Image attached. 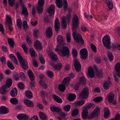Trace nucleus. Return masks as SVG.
Returning a JSON list of instances; mask_svg holds the SVG:
<instances>
[{"instance_id":"nucleus-1","label":"nucleus","mask_w":120,"mask_h":120,"mask_svg":"<svg viewBox=\"0 0 120 120\" xmlns=\"http://www.w3.org/2000/svg\"><path fill=\"white\" fill-rule=\"evenodd\" d=\"M72 29L73 31L72 35L74 39L77 42H80L82 44H84V42L82 36L79 33H77V31L78 27L79 24V19L76 15H75L72 19Z\"/></svg>"},{"instance_id":"nucleus-2","label":"nucleus","mask_w":120,"mask_h":120,"mask_svg":"<svg viewBox=\"0 0 120 120\" xmlns=\"http://www.w3.org/2000/svg\"><path fill=\"white\" fill-rule=\"evenodd\" d=\"M58 48H56L55 51L56 52H60V54L63 57L65 56H68L70 54V51L69 49L66 46H61Z\"/></svg>"},{"instance_id":"nucleus-3","label":"nucleus","mask_w":120,"mask_h":120,"mask_svg":"<svg viewBox=\"0 0 120 120\" xmlns=\"http://www.w3.org/2000/svg\"><path fill=\"white\" fill-rule=\"evenodd\" d=\"M16 55L19 62L21 65L22 67L25 70H27L28 67L27 61L23 59L19 52H16Z\"/></svg>"},{"instance_id":"nucleus-4","label":"nucleus","mask_w":120,"mask_h":120,"mask_svg":"<svg viewBox=\"0 0 120 120\" xmlns=\"http://www.w3.org/2000/svg\"><path fill=\"white\" fill-rule=\"evenodd\" d=\"M12 81L10 79H8L6 81V84L1 88L0 92L3 94H6L8 91L7 88H9L12 84Z\"/></svg>"},{"instance_id":"nucleus-5","label":"nucleus","mask_w":120,"mask_h":120,"mask_svg":"<svg viewBox=\"0 0 120 120\" xmlns=\"http://www.w3.org/2000/svg\"><path fill=\"white\" fill-rule=\"evenodd\" d=\"M110 38L108 35L104 37L102 39V41L104 46L108 49H110L111 46Z\"/></svg>"},{"instance_id":"nucleus-6","label":"nucleus","mask_w":120,"mask_h":120,"mask_svg":"<svg viewBox=\"0 0 120 120\" xmlns=\"http://www.w3.org/2000/svg\"><path fill=\"white\" fill-rule=\"evenodd\" d=\"M70 15H69L66 17L63 16L62 18V27L64 29H65L67 27L66 22H69L70 19Z\"/></svg>"},{"instance_id":"nucleus-7","label":"nucleus","mask_w":120,"mask_h":120,"mask_svg":"<svg viewBox=\"0 0 120 120\" xmlns=\"http://www.w3.org/2000/svg\"><path fill=\"white\" fill-rule=\"evenodd\" d=\"M89 91L88 89L86 87H85L80 94L79 98H87L89 94Z\"/></svg>"},{"instance_id":"nucleus-8","label":"nucleus","mask_w":120,"mask_h":120,"mask_svg":"<svg viewBox=\"0 0 120 120\" xmlns=\"http://www.w3.org/2000/svg\"><path fill=\"white\" fill-rule=\"evenodd\" d=\"M28 74L31 81V82H30V85L31 86H34L35 82L34 81L35 78L34 73L31 70H29L28 71Z\"/></svg>"},{"instance_id":"nucleus-9","label":"nucleus","mask_w":120,"mask_h":120,"mask_svg":"<svg viewBox=\"0 0 120 120\" xmlns=\"http://www.w3.org/2000/svg\"><path fill=\"white\" fill-rule=\"evenodd\" d=\"M92 106V104H90L88 105L86 108L84 109L82 113V117L83 119L85 120L87 118L88 113L87 109L90 108Z\"/></svg>"},{"instance_id":"nucleus-10","label":"nucleus","mask_w":120,"mask_h":120,"mask_svg":"<svg viewBox=\"0 0 120 120\" xmlns=\"http://www.w3.org/2000/svg\"><path fill=\"white\" fill-rule=\"evenodd\" d=\"M100 114V109L98 107H97L94 110L93 112L91 113L89 117V119L93 118L95 116H99Z\"/></svg>"},{"instance_id":"nucleus-11","label":"nucleus","mask_w":120,"mask_h":120,"mask_svg":"<svg viewBox=\"0 0 120 120\" xmlns=\"http://www.w3.org/2000/svg\"><path fill=\"white\" fill-rule=\"evenodd\" d=\"M80 53L82 59H86L88 56L87 51L85 48L82 49L80 51Z\"/></svg>"},{"instance_id":"nucleus-12","label":"nucleus","mask_w":120,"mask_h":120,"mask_svg":"<svg viewBox=\"0 0 120 120\" xmlns=\"http://www.w3.org/2000/svg\"><path fill=\"white\" fill-rule=\"evenodd\" d=\"M57 40L58 45L59 46H63L64 45V38L62 36L58 35L57 38Z\"/></svg>"},{"instance_id":"nucleus-13","label":"nucleus","mask_w":120,"mask_h":120,"mask_svg":"<svg viewBox=\"0 0 120 120\" xmlns=\"http://www.w3.org/2000/svg\"><path fill=\"white\" fill-rule=\"evenodd\" d=\"M60 27V23L59 20L57 18H56L54 22V27L56 31L58 32Z\"/></svg>"},{"instance_id":"nucleus-14","label":"nucleus","mask_w":120,"mask_h":120,"mask_svg":"<svg viewBox=\"0 0 120 120\" xmlns=\"http://www.w3.org/2000/svg\"><path fill=\"white\" fill-rule=\"evenodd\" d=\"M55 9V6L53 4H51L48 8L47 11L50 16H52V15L54 14Z\"/></svg>"},{"instance_id":"nucleus-15","label":"nucleus","mask_w":120,"mask_h":120,"mask_svg":"<svg viewBox=\"0 0 120 120\" xmlns=\"http://www.w3.org/2000/svg\"><path fill=\"white\" fill-rule=\"evenodd\" d=\"M17 118L19 120H27L30 118L29 116L25 114H21L18 115L17 116Z\"/></svg>"},{"instance_id":"nucleus-16","label":"nucleus","mask_w":120,"mask_h":120,"mask_svg":"<svg viewBox=\"0 0 120 120\" xmlns=\"http://www.w3.org/2000/svg\"><path fill=\"white\" fill-rule=\"evenodd\" d=\"M88 73L89 77L92 78L95 77V74L93 67H89L88 70Z\"/></svg>"},{"instance_id":"nucleus-17","label":"nucleus","mask_w":120,"mask_h":120,"mask_svg":"<svg viewBox=\"0 0 120 120\" xmlns=\"http://www.w3.org/2000/svg\"><path fill=\"white\" fill-rule=\"evenodd\" d=\"M111 84V82L110 78H109L107 80L104 82L103 84L104 88L107 90L109 88V87Z\"/></svg>"},{"instance_id":"nucleus-18","label":"nucleus","mask_w":120,"mask_h":120,"mask_svg":"<svg viewBox=\"0 0 120 120\" xmlns=\"http://www.w3.org/2000/svg\"><path fill=\"white\" fill-rule=\"evenodd\" d=\"M74 65L76 70L79 72L81 70V65L79 61L77 60H75L74 61Z\"/></svg>"},{"instance_id":"nucleus-19","label":"nucleus","mask_w":120,"mask_h":120,"mask_svg":"<svg viewBox=\"0 0 120 120\" xmlns=\"http://www.w3.org/2000/svg\"><path fill=\"white\" fill-rule=\"evenodd\" d=\"M9 110L5 106H2L0 107V114H4L8 113Z\"/></svg>"},{"instance_id":"nucleus-20","label":"nucleus","mask_w":120,"mask_h":120,"mask_svg":"<svg viewBox=\"0 0 120 120\" xmlns=\"http://www.w3.org/2000/svg\"><path fill=\"white\" fill-rule=\"evenodd\" d=\"M49 56L51 60L53 61H56L58 59L57 55L53 52H51L49 53Z\"/></svg>"},{"instance_id":"nucleus-21","label":"nucleus","mask_w":120,"mask_h":120,"mask_svg":"<svg viewBox=\"0 0 120 120\" xmlns=\"http://www.w3.org/2000/svg\"><path fill=\"white\" fill-rule=\"evenodd\" d=\"M46 34L48 37L50 38L53 34L51 28L49 27L48 28L46 31Z\"/></svg>"},{"instance_id":"nucleus-22","label":"nucleus","mask_w":120,"mask_h":120,"mask_svg":"<svg viewBox=\"0 0 120 120\" xmlns=\"http://www.w3.org/2000/svg\"><path fill=\"white\" fill-rule=\"evenodd\" d=\"M116 74L119 77H120V63H117L116 65Z\"/></svg>"},{"instance_id":"nucleus-23","label":"nucleus","mask_w":120,"mask_h":120,"mask_svg":"<svg viewBox=\"0 0 120 120\" xmlns=\"http://www.w3.org/2000/svg\"><path fill=\"white\" fill-rule=\"evenodd\" d=\"M76 95L74 94L70 93L68 94L67 99L70 101H73L75 98Z\"/></svg>"},{"instance_id":"nucleus-24","label":"nucleus","mask_w":120,"mask_h":120,"mask_svg":"<svg viewBox=\"0 0 120 120\" xmlns=\"http://www.w3.org/2000/svg\"><path fill=\"white\" fill-rule=\"evenodd\" d=\"M34 46L38 49L41 50L42 48L41 43L38 40L34 41Z\"/></svg>"},{"instance_id":"nucleus-25","label":"nucleus","mask_w":120,"mask_h":120,"mask_svg":"<svg viewBox=\"0 0 120 120\" xmlns=\"http://www.w3.org/2000/svg\"><path fill=\"white\" fill-rule=\"evenodd\" d=\"M104 117L105 119L107 118L110 114L109 110L108 108L106 107L104 108Z\"/></svg>"},{"instance_id":"nucleus-26","label":"nucleus","mask_w":120,"mask_h":120,"mask_svg":"<svg viewBox=\"0 0 120 120\" xmlns=\"http://www.w3.org/2000/svg\"><path fill=\"white\" fill-rule=\"evenodd\" d=\"M24 102L25 104L28 107H33L34 106L33 102L28 100L26 99L24 100Z\"/></svg>"},{"instance_id":"nucleus-27","label":"nucleus","mask_w":120,"mask_h":120,"mask_svg":"<svg viewBox=\"0 0 120 120\" xmlns=\"http://www.w3.org/2000/svg\"><path fill=\"white\" fill-rule=\"evenodd\" d=\"M18 91L16 88H12L10 92V95L12 97H15L17 95Z\"/></svg>"},{"instance_id":"nucleus-28","label":"nucleus","mask_w":120,"mask_h":120,"mask_svg":"<svg viewBox=\"0 0 120 120\" xmlns=\"http://www.w3.org/2000/svg\"><path fill=\"white\" fill-rule=\"evenodd\" d=\"M55 70H60L62 68V64L60 63H58L56 65H52Z\"/></svg>"},{"instance_id":"nucleus-29","label":"nucleus","mask_w":120,"mask_h":120,"mask_svg":"<svg viewBox=\"0 0 120 120\" xmlns=\"http://www.w3.org/2000/svg\"><path fill=\"white\" fill-rule=\"evenodd\" d=\"M114 95L113 93H110L108 95V98L109 102H112L114 99Z\"/></svg>"},{"instance_id":"nucleus-30","label":"nucleus","mask_w":120,"mask_h":120,"mask_svg":"<svg viewBox=\"0 0 120 120\" xmlns=\"http://www.w3.org/2000/svg\"><path fill=\"white\" fill-rule=\"evenodd\" d=\"M51 110L52 112H54L58 113H60L61 109L58 107L55 106H52L50 107Z\"/></svg>"},{"instance_id":"nucleus-31","label":"nucleus","mask_w":120,"mask_h":120,"mask_svg":"<svg viewBox=\"0 0 120 120\" xmlns=\"http://www.w3.org/2000/svg\"><path fill=\"white\" fill-rule=\"evenodd\" d=\"M22 14L25 16H27L28 15V13L27 9L24 5L22 6Z\"/></svg>"},{"instance_id":"nucleus-32","label":"nucleus","mask_w":120,"mask_h":120,"mask_svg":"<svg viewBox=\"0 0 120 120\" xmlns=\"http://www.w3.org/2000/svg\"><path fill=\"white\" fill-rule=\"evenodd\" d=\"M25 94L26 96L29 99H31L33 98L32 93L30 91H26L25 92Z\"/></svg>"},{"instance_id":"nucleus-33","label":"nucleus","mask_w":120,"mask_h":120,"mask_svg":"<svg viewBox=\"0 0 120 120\" xmlns=\"http://www.w3.org/2000/svg\"><path fill=\"white\" fill-rule=\"evenodd\" d=\"M45 3V0H38V5L37 6V8H42L43 7Z\"/></svg>"},{"instance_id":"nucleus-34","label":"nucleus","mask_w":120,"mask_h":120,"mask_svg":"<svg viewBox=\"0 0 120 120\" xmlns=\"http://www.w3.org/2000/svg\"><path fill=\"white\" fill-rule=\"evenodd\" d=\"M39 115L42 120H47V116L45 114L41 112H39Z\"/></svg>"},{"instance_id":"nucleus-35","label":"nucleus","mask_w":120,"mask_h":120,"mask_svg":"<svg viewBox=\"0 0 120 120\" xmlns=\"http://www.w3.org/2000/svg\"><path fill=\"white\" fill-rule=\"evenodd\" d=\"M70 80L71 79L70 77H67L64 79L63 82L65 85L68 86Z\"/></svg>"},{"instance_id":"nucleus-36","label":"nucleus","mask_w":120,"mask_h":120,"mask_svg":"<svg viewBox=\"0 0 120 120\" xmlns=\"http://www.w3.org/2000/svg\"><path fill=\"white\" fill-rule=\"evenodd\" d=\"M9 57L11 60L17 64L18 63L17 60L15 56L13 54H11L9 55Z\"/></svg>"},{"instance_id":"nucleus-37","label":"nucleus","mask_w":120,"mask_h":120,"mask_svg":"<svg viewBox=\"0 0 120 120\" xmlns=\"http://www.w3.org/2000/svg\"><path fill=\"white\" fill-rule=\"evenodd\" d=\"M62 0H56V3L58 8H60L62 7Z\"/></svg>"},{"instance_id":"nucleus-38","label":"nucleus","mask_w":120,"mask_h":120,"mask_svg":"<svg viewBox=\"0 0 120 120\" xmlns=\"http://www.w3.org/2000/svg\"><path fill=\"white\" fill-rule=\"evenodd\" d=\"M53 97L54 100L59 103H61L62 102L61 99L58 96L53 94L52 95Z\"/></svg>"},{"instance_id":"nucleus-39","label":"nucleus","mask_w":120,"mask_h":120,"mask_svg":"<svg viewBox=\"0 0 120 120\" xmlns=\"http://www.w3.org/2000/svg\"><path fill=\"white\" fill-rule=\"evenodd\" d=\"M6 22L8 25H12V21L11 17L9 15L6 17Z\"/></svg>"},{"instance_id":"nucleus-40","label":"nucleus","mask_w":120,"mask_h":120,"mask_svg":"<svg viewBox=\"0 0 120 120\" xmlns=\"http://www.w3.org/2000/svg\"><path fill=\"white\" fill-rule=\"evenodd\" d=\"M103 100L102 97H98L93 99V101L99 103L101 102Z\"/></svg>"},{"instance_id":"nucleus-41","label":"nucleus","mask_w":120,"mask_h":120,"mask_svg":"<svg viewBox=\"0 0 120 120\" xmlns=\"http://www.w3.org/2000/svg\"><path fill=\"white\" fill-rule=\"evenodd\" d=\"M46 72L48 77L50 79H52L54 76L53 72L50 70H47Z\"/></svg>"},{"instance_id":"nucleus-42","label":"nucleus","mask_w":120,"mask_h":120,"mask_svg":"<svg viewBox=\"0 0 120 120\" xmlns=\"http://www.w3.org/2000/svg\"><path fill=\"white\" fill-rule=\"evenodd\" d=\"M106 1L108 7L109 9H111L113 7V5L112 2L109 0H106Z\"/></svg>"},{"instance_id":"nucleus-43","label":"nucleus","mask_w":120,"mask_h":120,"mask_svg":"<svg viewBox=\"0 0 120 120\" xmlns=\"http://www.w3.org/2000/svg\"><path fill=\"white\" fill-rule=\"evenodd\" d=\"M10 102L11 103L15 105H16L18 103V101L15 98H12L11 99Z\"/></svg>"},{"instance_id":"nucleus-44","label":"nucleus","mask_w":120,"mask_h":120,"mask_svg":"<svg viewBox=\"0 0 120 120\" xmlns=\"http://www.w3.org/2000/svg\"><path fill=\"white\" fill-rule=\"evenodd\" d=\"M112 46L114 49L120 50V45L117 43H113Z\"/></svg>"},{"instance_id":"nucleus-45","label":"nucleus","mask_w":120,"mask_h":120,"mask_svg":"<svg viewBox=\"0 0 120 120\" xmlns=\"http://www.w3.org/2000/svg\"><path fill=\"white\" fill-rule=\"evenodd\" d=\"M58 88L61 91L64 92L65 89V85L60 84Z\"/></svg>"},{"instance_id":"nucleus-46","label":"nucleus","mask_w":120,"mask_h":120,"mask_svg":"<svg viewBox=\"0 0 120 120\" xmlns=\"http://www.w3.org/2000/svg\"><path fill=\"white\" fill-rule=\"evenodd\" d=\"M79 114V110L78 109H76L73 110L71 112V116L72 117H74L77 116Z\"/></svg>"},{"instance_id":"nucleus-47","label":"nucleus","mask_w":120,"mask_h":120,"mask_svg":"<svg viewBox=\"0 0 120 120\" xmlns=\"http://www.w3.org/2000/svg\"><path fill=\"white\" fill-rule=\"evenodd\" d=\"M107 56L109 60L110 61H112L113 60V56L111 52H109Z\"/></svg>"},{"instance_id":"nucleus-48","label":"nucleus","mask_w":120,"mask_h":120,"mask_svg":"<svg viewBox=\"0 0 120 120\" xmlns=\"http://www.w3.org/2000/svg\"><path fill=\"white\" fill-rule=\"evenodd\" d=\"M96 75L98 77H100L102 76L103 73L101 69L98 70L96 71Z\"/></svg>"},{"instance_id":"nucleus-49","label":"nucleus","mask_w":120,"mask_h":120,"mask_svg":"<svg viewBox=\"0 0 120 120\" xmlns=\"http://www.w3.org/2000/svg\"><path fill=\"white\" fill-rule=\"evenodd\" d=\"M80 83L81 84H84L86 81V79L84 76L81 77L79 78Z\"/></svg>"},{"instance_id":"nucleus-50","label":"nucleus","mask_w":120,"mask_h":120,"mask_svg":"<svg viewBox=\"0 0 120 120\" xmlns=\"http://www.w3.org/2000/svg\"><path fill=\"white\" fill-rule=\"evenodd\" d=\"M8 41L9 44L11 47H13L14 46L15 42L13 40L10 39H8Z\"/></svg>"},{"instance_id":"nucleus-51","label":"nucleus","mask_w":120,"mask_h":120,"mask_svg":"<svg viewBox=\"0 0 120 120\" xmlns=\"http://www.w3.org/2000/svg\"><path fill=\"white\" fill-rule=\"evenodd\" d=\"M84 100H82L81 101H78L75 102V103L76 105L79 106H82L85 103Z\"/></svg>"},{"instance_id":"nucleus-52","label":"nucleus","mask_w":120,"mask_h":120,"mask_svg":"<svg viewBox=\"0 0 120 120\" xmlns=\"http://www.w3.org/2000/svg\"><path fill=\"white\" fill-rule=\"evenodd\" d=\"M71 108V106L70 105H67L63 107L64 110L66 112H68L69 111Z\"/></svg>"},{"instance_id":"nucleus-53","label":"nucleus","mask_w":120,"mask_h":120,"mask_svg":"<svg viewBox=\"0 0 120 120\" xmlns=\"http://www.w3.org/2000/svg\"><path fill=\"white\" fill-rule=\"evenodd\" d=\"M13 77V78L15 80H18L19 79V75L17 73L14 72Z\"/></svg>"},{"instance_id":"nucleus-54","label":"nucleus","mask_w":120,"mask_h":120,"mask_svg":"<svg viewBox=\"0 0 120 120\" xmlns=\"http://www.w3.org/2000/svg\"><path fill=\"white\" fill-rule=\"evenodd\" d=\"M22 21L21 20L18 19L17 20V25L19 28L20 29L21 28Z\"/></svg>"},{"instance_id":"nucleus-55","label":"nucleus","mask_w":120,"mask_h":120,"mask_svg":"<svg viewBox=\"0 0 120 120\" xmlns=\"http://www.w3.org/2000/svg\"><path fill=\"white\" fill-rule=\"evenodd\" d=\"M72 55L74 58H75L78 55L77 50L75 49H73L72 50Z\"/></svg>"},{"instance_id":"nucleus-56","label":"nucleus","mask_w":120,"mask_h":120,"mask_svg":"<svg viewBox=\"0 0 120 120\" xmlns=\"http://www.w3.org/2000/svg\"><path fill=\"white\" fill-rule=\"evenodd\" d=\"M16 0H8L10 6L11 7L13 6L15 3V1Z\"/></svg>"},{"instance_id":"nucleus-57","label":"nucleus","mask_w":120,"mask_h":120,"mask_svg":"<svg viewBox=\"0 0 120 120\" xmlns=\"http://www.w3.org/2000/svg\"><path fill=\"white\" fill-rule=\"evenodd\" d=\"M7 65L8 67L12 69H14V67L13 66L12 63L9 61H8L7 62Z\"/></svg>"},{"instance_id":"nucleus-58","label":"nucleus","mask_w":120,"mask_h":120,"mask_svg":"<svg viewBox=\"0 0 120 120\" xmlns=\"http://www.w3.org/2000/svg\"><path fill=\"white\" fill-rule=\"evenodd\" d=\"M30 53L31 56L32 57H34L36 56V53L34 50L32 49L30 50Z\"/></svg>"},{"instance_id":"nucleus-59","label":"nucleus","mask_w":120,"mask_h":120,"mask_svg":"<svg viewBox=\"0 0 120 120\" xmlns=\"http://www.w3.org/2000/svg\"><path fill=\"white\" fill-rule=\"evenodd\" d=\"M18 86L19 88L21 90H23L25 87L24 84L22 82L19 83Z\"/></svg>"},{"instance_id":"nucleus-60","label":"nucleus","mask_w":120,"mask_h":120,"mask_svg":"<svg viewBox=\"0 0 120 120\" xmlns=\"http://www.w3.org/2000/svg\"><path fill=\"white\" fill-rule=\"evenodd\" d=\"M39 59L41 63L44 64L45 63V61L42 55H40L39 56Z\"/></svg>"},{"instance_id":"nucleus-61","label":"nucleus","mask_w":120,"mask_h":120,"mask_svg":"<svg viewBox=\"0 0 120 120\" xmlns=\"http://www.w3.org/2000/svg\"><path fill=\"white\" fill-rule=\"evenodd\" d=\"M92 51L96 52H97V48L93 44L90 45Z\"/></svg>"},{"instance_id":"nucleus-62","label":"nucleus","mask_w":120,"mask_h":120,"mask_svg":"<svg viewBox=\"0 0 120 120\" xmlns=\"http://www.w3.org/2000/svg\"><path fill=\"white\" fill-rule=\"evenodd\" d=\"M41 95L43 97L46 96L47 97L49 94L48 93H47L45 92L43 90L41 91Z\"/></svg>"},{"instance_id":"nucleus-63","label":"nucleus","mask_w":120,"mask_h":120,"mask_svg":"<svg viewBox=\"0 0 120 120\" xmlns=\"http://www.w3.org/2000/svg\"><path fill=\"white\" fill-rule=\"evenodd\" d=\"M66 37L67 40L68 42L69 43L71 41V39L70 35L69 33L66 34Z\"/></svg>"},{"instance_id":"nucleus-64","label":"nucleus","mask_w":120,"mask_h":120,"mask_svg":"<svg viewBox=\"0 0 120 120\" xmlns=\"http://www.w3.org/2000/svg\"><path fill=\"white\" fill-rule=\"evenodd\" d=\"M22 47L25 52L26 53L28 51V49L25 44H23L22 45Z\"/></svg>"}]
</instances>
